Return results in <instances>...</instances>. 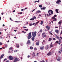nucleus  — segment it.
Here are the masks:
<instances>
[{
    "mask_svg": "<svg viewBox=\"0 0 62 62\" xmlns=\"http://www.w3.org/2000/svg\"><path fill=\"white\" fill-rule=\"evenodd\" d=\"M32 18L34 20V19H36V17L35 16H34Z\"/></svg>",
    "mask_w": 62,
    "mask_h": 62,
    "instance_id": "27",
    "label": "nucleus"
},
{
    "mask_svg": "<svg viewBox=\"0 0 62 62\" xmlns=\"http://www.w3.org/2000/svg\"><path fill=\"white\" fill-rule=\"evenodd\" d=\"M36 45H37L38 46L39 45V41L37 42L36 43Z\"/></svg>",
    "mask_w": 62,
    "mask_h": 62,
    "instance_id": "18",
    "label": "nucleus"
},
{
    "mask_svg": "<svg viewBox=\"0 0 62 62\" xmlns=\"http://www.w3.org/2000/svg\"><path fill=\"white\" fill-rule=\"evenodd\" d=\"M30 21H33V20H34L33 18H32L30 19Z\"/></svg>",
    "mask_w": 62,
    "mask_h": 62,
    "instance_id": "29",
    "label": "nucleus"
},
{
    "mask_svg": "<svg viewBox=\"0 0 62 62\" xmlns=\"http://www.w3.org/2000/svg\"><path fill=\"white\" fill-rule=\"evenodd\" d=\"M55 32L57 33V34H58V33H59V31L58 30H55Z\"/></svg>",
    "mask_w": 62,
    "mask_h": 62,
    "instance_id": "12",
    "label": "nucleus"
},
{
    "mask_svg": "<svg viewBox=\"0 0 62 62\" xmlns=\"http://www.w3.org/2000/svg\"><path fill=\"white\" fill-rule=\"evenodd\" d=\"M23 14V12H20V14Z\"/></svg>",
    "mask_w": 62,
    "mask_h": 62,
    "instance_id": "57",
    "label": "nucleus"
},
{
    "mask_svg": "<svg viewBox=\"0 0 62 62\" xmlns=\"http://www.w3.org/2000/svg\"><path fill=\"white\" fill-rule=\"evenodd\" d=\"M39 54V53H37V55H38Z\"/></svg>",
    "mask_w": 62,
    "mask_h": 62,
    "instance_id": "58",
    "label": "nucleus"
},
{
    "mask_svg": "<svg viewBox=\"0 0 62 62\" xmlns=\"http://www.w3.org/2000/svg\"><path fill=\"white\" fill-rule=\"evenodd\" d=\"M61 22H58V24H61Z\"/></svg>",
    "mask_w": 62,
    "mask_h": 62,
    "instance_id": "32",
    "label": "nucleus"
},
{
    "mask_svg": "<svg viewBox=\"0 0 62 62\" xmlns=\"http://www.w3.org/2000/svg\"><path fill=\"white\" fill-rule=\"evenodd\" d=\"M34 50L35 51H36L37 50V48L36 47H35L34 48Z\"/></svg>",
    "mask_w": 62,
    "mask_h": 62,
    "instance_id": "31",
    "label": "nucleus"
},
{
    "mask_svg": "<svg viewBox=\"0 0 62 62\" xmlns=\"http://www.w3.org/2000/svg\"><path fill=\"white\" fill-rule=\"evenodd\" d=\"M37 34V32L35 31L34 32H32V37H35L36 36V34Z\"/></svg>",
    "mask_w": 62,
    "mask_h": 62,
    "instance_id": "2",
    "label": "nucleus"
},
{
    "mask_svg": "<svg viewBox=\"0 0 62 62\" xmlns=\"http://www.w3.org/2000/svg\"><path fill=\"white\" fill-rule=\"evenodd\" d=\"M29 57H30V56L29 55L28 56V58H29Z\"/></svg>",
    "mask_w": 62,
    "mask_h": 62,
    "instance_id": "48",
    "label": "nucleus"
},
{
    "mask_svg": "<svg viewBox=\"0 0 62 62\" xmlns=\"http://www.w3.org/2000/svg\"><path fill=\"white\" fill-rule=\"evenodd\" d=\"M52 14H53V11L52 10H49L48 11V13L49 14V16H50V15H51L52 14L50 13H51Z\"/></svg>",
    "mask_w": 62,
    "mask_h": 62,
    "instance_id": "3",
    "label": "nucleus"
},
{
    "mask_svg": "<svg viewBox=\"0 0 62 62\" xmlns=\"http://www.w3.org/2000/svg\"><path fill=\"white\" fill-rule=\"evenodd\" d=\"M39 7L40 8H42V5H39Z\"/></svg>",
    "mask_w": 62,
    "mask_h": 62,
    "instance_id": "36",
    "label": "nucleus"
},
{
    "mask_svg": "<svg viewBox=\"0 0 62 62\" xmlns=\"http://www.w3.org/2000/svg\"><path fill=\"white\" fill-rule=\"evenodd\" d=\"M6 60H7V58L5 59L3 61L4 62H5V61Z\"/></svg>",
    "mask_w": 62,
    "mask_h": 62,
    "instance_id": "34",
    "label": "nucleus"
},
{
    "mask_svg": "<svg viewBox=\"0 0 62 62\" xmlns=\"http://www.w3.org/2000/svg\"><path fill=\"white\" fill-rule=\"evenodd\" d=\"M32 55L33 56H36V55H35V53L33 52L32 54Z\"/></svg>",
    "mask_w": 62,
    "mask_h": 62,
    "instance_id": "24",
    "label": "nucleus"
},
{
    "mask_svg": "<svg viewBox=\"0 0 62 62\" xmlns=\"http://www.w3.org/2000/svg\"><path fill=\"white\" fill-rule=\"evenodd\" d=\"M32 23H31L30 24V26H32Z\"/></svg>",
    "mask_w": 62,
    "mask_h": 62,
    "instance_id": "47",
    "label": "nucleus"
},
{
    "mask_svg": "<svg viewBox=\"0 0 62 62\" xmlns=\"http://www.w3.org/2000/svg\"><path fill=\"white\" fill-rule=\"evenodd\" d=\"M10 20L11 21H13V20H12L11 18V17L10 18Z\"/></svg>",
    "mask_w": 62,
    "mask_h": 62,
    "instance_id": "44",
    "label": "nucleus"
},
{
    "mask_svg": "<svg viewBox=\"0 0 62 62\" xmlns=\"http://www.w3.org/2000/svg\"><path fill=\"white\" fill-rule=\"evenodd\" d=\"M16 47L17 48H19V47H20V46H19V45L17 46H16Z\"/></svg>",
    "mask_w": 62,
    "mask_h": 62,
    "instance_id": "52",
    "label": "nucleus"
},
{
    "mask_svg": "<svg viewBox=\"0 0 62 62\" xmlns=\"http://www.w3.org/2000/svg\"><path fill=\"white\" fill-rule=\"evenodd\" d=\"M2 45V43L1 42H0V45Z\"/></svg>",
    "mask_w": 62,
    "mask_h": 62,
    "instance_id": "53",
    "label": "nucleus"
},
{
    "mask_svg": "<svg viewBox=\"0 0 62 62\" xmlns=\"http://www.w3.org/2000/svg\"><path fill=\"white\" fill-rule=\"evenodd\" d=\"M58 44L60 45V43L59 42L58 43Z\"/></svg>",
    "mask_w": 62,
    "mask_h": 62,
    "instance_id": "63",
    "label": "nucleus"
},
{
    "mask_svg": "<svg viewBox=\"0 0 62 62\" xmlns=\"http://www.w3.org/2000/svg\"><path fill=\"white\" fill-rule=\"evenodd\" d=\"M53 43L51 42L50 44V46H49L50 48H51V47H53V45H52V44Z\"/></svg>",
    "mask_w": 62,
    "mask_h": 62,
    "instance_id": "17",
    "label": "nucleus"
},
{
    "mask_svg": "<svg viewBox=\"0 0 62 62\" xmlns=\"http://www.w3.org/2000/svg\"><path fill=\"white\" fill-rule=\"evenodd\" d=\"M12 56H9V59L10 60H13V57H12Z\"/></svg>",
    "mask_w": 62,
    "mask_h": 62,
    "instance_id": "7",
    "label": "nucleus"
},
{
    "mask_svg": "<svg viewBox=\"0 0 62 62\" xmlns=\"http://www.w3.org/2000/svg\"><path fill=\"white\" fill-rule=\"evenodd\" d=\"M40 62H45L44 61H40Z\"/></svg>",
    "mask_w": 62,
    "mask_h": 62,
    "instance_id": "56",
    "label": "nucleus"
},
{
    "mask_svg": "<svg viewBox=\"0 0 62 62\" xmlns=\"http://www.w3.org/2000/svg\"><path fill=\"white\" fill-rule=\"evenodd\" d=\"M52 19H53V20H54V19H56V18L54 17H52Z\"/></svg>",
    "mask_w": 62,
    "mask_h": 62,
    "instance_id": "28",
    "label": "nucleus"
},
{
    "mask_svg": "<svg viewBox=\"0 0 62 62\" xmlns=\"http://www.w3.org/2000/svg\"><path fill=\"white\" fill-rule=\"evenodd\" d=\"M52 38H50L49 39L48 41H51V40H52Z\"/></svg>",
    "mask_w": 62,
    "mask_h": 62,
    "instance_id": "22",
    "label": "nucleus"
},
{
    "mask_svg": "<svg viewBox=\"0 0 62 62\" xmlns=\"http://www.w3.org/2000/svg\"><path fill=\"white\" fill-rule=\"evenodd\" d=\"M59 42H60V43H61V40L60 39H59Z\"/></svg>",
    "mask_w": 62,
    "mask_h": 62,
    "instance_id": "33",
    "label": "nucleus"
},
{
    "mask_svg": "<svg viewBox=\"0 0 62 62\" xmlns=\"http://www.w3.org/2000/svg\"><path fill=\"white\" fill-rule=\"evenodd\" d=\"M46 9V7H43V8H41V10H42V9H43V10H44L45 9Z\"/></svg>",
    "mask_w": 62,
    "mask_h": 62,
    "instance_id": "20",
    "label": "nucleus"
},
{
    "mask_svg": "<svg viewBox=\"0 0 62 62\" xmlns=\"http://www.w3.org/2000/svg\"><path fill=\"white\" fill-rule=\"evenodd\" d=\"M1 15H3L4 14V12H2V13H1Z\"/></svg>",
    "mask_w": 62,
    "mask_h": 62,
    "instance_id": "50",
    "label": "nucleus"
},
{
    "mask_svg": "<svg viewBox=\"0 0 62 62\" xmlns=\"http://www.w3.org/2000/svg\"><path fill=\"white\" fill-rule=\"evenodd\" d=\"M20 45L21 46H23V44L22 43H21L20 44Z\"/></svg>",
    "mask_w": 62,
    "mask_h": 62,
    "instance_id": "35",
    "label": "nucleus"
},
{
    "mask_svg": "<svg viewBox=\"0 0 62 62\" xmlns=\"http://www.w3.org/2000/svg\"><path fill=\"white\" fill-rule=\"evenodd\" d=\"M9 51H11V52H12V51H13V50H12V47H10V48H9Z\"/></svg>",
    "mask_w": 62,
    "mask_h": 62,
    "instance_id": "25",
    "label": "nucleus"
},
{
    "mask_svg": "<svg viewBox=\"0 0 62 62\" xmlns=\"http://www.w3.org/2000/svg\"><path fill=\"white\" fill-rule=\"evenodd\" d=\"M47 55L48 56L49 55H52V52H49L47 54Z\"/></svg>",
    "mask_w": 62,
    "mask_h": 62,
    "instance_id": "6",
    "label": "nucleus"
},
{
    "mask_svg": "<svg viewBox=\"0 0 62 62\" xmlns=\"http://www.w3.org/2000/svg\"><path fill=\"white\" fill-rule=\"evenodd\" d=\"M46 33H43L42 34V38H45L46 36V35H45Z\"/></svg>",
    "mask_w": 62,
    "mask_h": 62,
    "instance_id": "4",
    "label": "nucleus"
},
{
    "mask_svg": "<svg viewBox=\"0 0 62 62\" xmlns=\"http://www.w3.org/2000/svg\"><path fill=\"white\" fill-rule=\"evenodd\" d=\"M61 0H58L57 1L56 3H57V4H60V3H61Z\"/></svg>",
    "mask_w": 62,
    "mask_h": 62,
    "instance_id": "9",
    "label": "nucleus"
},
{
    "mask_svg": "<svg viewBox=\"0 0 62 62\" xmlns=\"http://www.w3.org/2000/svg\"><path fill=\"white\" fill-rule=\"evenodd\" d=\"M42 29H41L40 30V32H42Z\"/></svg>",
    "mask_w": 62,
    "mask_h": 62,
    "instance_id": "46",
    "label": "nucleus"
},
{
    "mask_svg": "<svg viewBox=\"0 0 62 62\" xmlns=\"http://www.w3.org/2000/svg\"><path fill=\"white\" fill-rule=\"evenodd\" d=\"M44 46H43L42 47H40V49L41 50H43L44 49Z\"/></svg>",
    "mask_w": 62,
    "mask_h": 62,
    "instance_id": "16",
    "label": "nucleus"
},
{
    "mask_svg": "<svg viewBox=\"0 0 62 62\" xmlns=\"http://www.w3.org/2000/svg\"><path fill=\"white\" fill-rule=\"evenodd\" d=\"M23 28H26V27H23Z\"/></svg>",
    "mask_w": 62,
    "mask_h": 62,
    "instance_id": "60",
    "label": "nucleus"
},
{
    "mask_svg": "<svg viewBox=\"0 0 62 62\" xmlns=\"http://www.w3.org/2000/svg\"><path fill=\"white\" fill-rule=\"evenodd\" d=\"M35 23H32V25H34L35 24Z\"/></svg>",
    "mask_w": 62,
    "mask_h": 62,
    "instance_id": "54",
    "label": "nucleus"
},
{
    "mask_svg": "<svg viewBox=\"0 0 62 62\" xmlns=\"http://www.w3.org/2000/svg\"><path fill=\"white\" fill-rule=\"evenodd\" d=\"M30 41L29 40H28L27 41V44H29V43H30Z\"/></svg>",
    "mask_w": 62,
    "mask_h": 62,
    "instance_id": "19",
    "label": "nucleus"
},
{
    "mask_svg": "<svg viewBox=\"0 0 62 62\" xmlns=\"http://www.w3.org/2000/svg\"><path fill=\"white\" fill-rule=\"evenodd\" d=\"M53 40H55V39H55V38H53Z\"/></svg>",
    "mask_w": 62,
    "mask_h": 62,
    "instance_id": "51",
    "label": "nucleus"
},
{
    "mask_svg": "<svg viewBox=\"0 0 62 62\" xmlns=\"http://www.w3.org/2000/svg\"><path fill=\"white\" fill-rule=\"evenodd\" d=\"M24 30L25 31H26H26H28V29H24Z\"/></svg>",
    "mask_w": 62,
    "mask_h": 62,
    "instance_id": "37",
    "label": "nucleus"
},
{
    "mask_svg": "<svg viewBox=\"0 0 62 62\" xmlns=\"http://www.w3.org/2000/svg\"><path fill=\"white\" fill-rule=\"evenodd\" d=\"M40 12H41V11L40 10L37 11L36 14H37V13H39Z\"/></svg>",
    "mask_w": 62,
    "mask_h": 62,
    "instance_id": "13",
    "label": "nucleus"
},
{
    "mask_svg": "<svg viewBox=\"0 0 62 62\" xmlns=\"http://www.w3.org/2000/svg\"><path fill=\"white\" fill-rule=\"evenodd\" d=\"M60 39H62V38L60 37Z\"/></svg>",
    "mask_w": 62,
    "mask_h": 62,
    "instance_id": "64",
    "label": "nucleus"
},
{
    "mask_svg": "<svg viewBox=\"0 0 62 62\" xmlns=\"http://www.w3.org/2000/svg\"><path fill=\"white\" fill-rule=\"evenodd\" d=\"M58 53H60V54H61V51H58Z\"/></svg>",
    "mask_w": 62,
    "mask_h": 62,
    "instance_id": "45",
    "label": "nucleus"
},
{
    "mask_svg": "<svg viewBox=\"0 0 62 62\" xmlns=\"http://www.w3.org/2000/svg\"><path fill=\"white\" fill-rule=\"evenodd\" d=\"M60 51H61L62 52V47L60 49Z\"/></svg>",
    "mask_w": 62,
    "mask_h": 62,
    "instance_id": "38",
    "label": "nucleus"
},
{
    "mask_svg": "<svg viewBox=\"0 0 62 62\" xmlns=\"http://www.w3.org/2000/svg\"><path fill=\"white\" fill-rule=\"evenodd\" d=\"M53 21H56V19H55L53 20Z\"/></svg>",
    "mask_w": 62,
    "mask_h": 62,
    "instance_id": "41",
    "label": "nucleus"
},
{
    "mask_svg": "<svg viewBox=\"0 0 62 62\" xmlns=\"http://www.w3.org/2000/svg\"><path fill=\"white\" fill-rule=\"evenodd\" d=\"M57 15H54V17H56V16Z\"/></svg>",
    "mask_w": 62,
    "mask_h": 62,
    "instance_id": "42",
    "label": "nucleus"
},
{
    "mask_svg": "<svg viewBox=\"0 0 62 62\" xmlns=\"http://www.w3.org/2000/svg\"><path fill=\"white\" fill-rule=\"evenodd\" d=\"M5 55V54H3L1 55V57H0V59H2L3 57H4V56Z\"/></svg>",
    "mask_w": 62,
    "mask_h": 62,
    "instance_id": "11",
    "label": "nucleus"
},
{
    "mask_svg": "<svg viewBox=\"0 0 62 62\" xmlns=\"http://www.w3.org/2000/svg\"><path fill=\"white\" fill-rule=\"evenodd\" d=\"M25 10L24 9H21V11H23V10Z\"/></svg>",
    "mask_w": 62,
    "mask_h": 62,
    "instance_id": "55",
    "label": "nucleus"
},
{
    "mask_svg": "<svg viewBox=\"0 0 62 62\" xmlns=\"http://www.w3.org/2000/svg\"><path fill=\"white\" fill-rule=\"evenodd\" d=\"M15 23H19V21H15Z\"/></svg>",
    "mask_w": 62,
    "mask_h": 62,
    "instance_id": "59",
    "label": "nucleus"
},
{
    "mask_svg": "<svg viewBox=\"0 0 62 62\" xmlns=\"http://www.w3.org/2000/svg\"><path fill=\"white\" fill-rule=\"evenodd\" d=\"M18 60V58H15V59L14 60V62H16Z\"/></svg>",
    "mask_w": 62,
    "mask_h": 62,
    "instance_id": "8",
    "label": "nucleus"
},
{
    "mask_svg": "<svg viewBox=\"0 0 62 62\" xmlns=\"http://www.w3.org/2000/svg\"><path fill=\"white\" fill-rule=\"evenodd\" d=\"M9 61H8V60H7V61L6 62H9Z\"/></svg>",
    "mask_w": 62,
    "mask_h": 62,
    "instance_id": "62",
    "label": "nucleus"
},
{
    "mask_svg": "<svg viewBox=\"0 0 62 62\" xmlns=\"http://www.w3.org/2000/svg\"><path fill=\"white\" fill-rule=\"evenodd\" d=\"M56 43H57V44L58 43V41H57L56 42Z\"/></svg>",
    "mask_w": 62,
    "mask_h": 62,
    "instance_id": "43",
    "label": "nucleus"
},
{
    "mask_svg": "<svg viewBox=\"0 0 62 62\" xmlns=\"http://www.w3.org/2000/svg\"><path fill=\"white\" fill-rule=\"evenodd\" d=\"M43 21H41V23H40V24L42 25V24H43Z\"/></svg>",
    "mask_w": 62,
    "mask_h": 62,
    "instance_id": "26",
    "label": "nucleus"
},
{
    "mask_svg": "<svg viewBox=\"0 0 62 62\" xmlns=\"http://www.w3.org/2000/svg\"><path fill=\"white\" fill-rule=\"evenodd\" d=\"M19 44H17L16 45V46H19Z\"/></svg>",
    "mask_w": 62,
    "mask_h": 62,
    "instance_id": "40",
    "label": "nucleus"
},
{
    "mask_svg": "<svg viewBox=\"0 0 62 62\" xmlns=\"http://www.w3.org/2000/svg\"><path fill=\"white\" fill-rule=\"evenodd\" d=\"M61 59V58H60V57H58V58L57 59V61H60V59Z\"/></svg>",
    "mask_w": 62,
    "mask_h": 62,
    "instance_id": "10",
    "label": "nucleus"
},
{
    "mask_svg": "<svg viewBox=\"0 0 62 62\" xmlns=\"http://www.w3.org/2000/svg\"><path fill=\"white\" fill-rule=\"evenodd\" d=\"M32 35H31V32H30L28 34V36L27 37V39H30Z\"/></svg>",
    "mask_w": 62,
    "mask_h": 62,
    "instance_id": "1",
    "label": "nucleus"
},
{
    "mask_svg": "<svg viewBox=\"0 0 62 62\" xmlns=\"http://www.w3.org/2000/svg\"><path fill=\"white\" fill-rule=\"evenodd\" d=\"M46 16H49V15H48V14H46Z\"/></svg>",
    "mask_w": 62,
    "mask_h": 62,
    "instance_id": "61",
    "label": "nucleus"
},
{
    "mask_svg": "<svg viewBox=\"0 0 62 62\" xmlns=\"http://www.w3.org/2000/svg\"><path fill=\"white\" fill-rule=\"evenodd\" d=\"M55 11L57 13H59V12H58V9H55Z\"/></svg>",
    "mask_w": 62,
    "mask_h": 62,
    "instance_id": "21",
    "label": "nucleus"
},
{
    "mask_svg": "<svg viewBox=\"0 0 62 62\" xmlns=\"http://www.w3.org/2000/svg\"><path fill=\"white\" fill-rule=\"evenodd\" d=\"M55 37L56 39H59V37L58 36L56 35Z\"/></svg>",
    "mask_w": 62,
    "mask_h": 62,
    "instance_id": "15",
    "label": "nucleus"
},
{
    "mask_svg": "<svg viewBox=\"0 0 62 62\" xmlns=\"http://www.w3.org/2000/svg\"><path fill=\"white\" fill-rule=\"evenodd\" d=\"M46 28H47V29H48V30H50V27H49V26H46Z\"/></svg>",
    "mask_w": 62,
    "mask_h": 62,
    "instance_id": "23",
    "label": "nucleus"
},
{
    "mask_svg": "<svg viewBox=\"0 0 62 62\" xmlns=\"http://www.w3.org/2000/svg\"><path fill=\"white\" fill-rule=\"evenodd\" d=\"M49 33H50V34H51V35H53V34H52V33L51 32H50V31L49 32Z\"/></svg>",
    "mask_w": 62,
    "mask_h": 62,
    "instance_id": "49",
    "label": "nucleus"
},
{
    "mask_svg": "<svg viewBox=\"0 0 62 62\" xmlns=\"http://www.w3.org/2000/svg\"><path fill=\"white\" fill-rule=\"evenodd\" d=\"M49 46L48 45H46V46L45 48L46 50H48V49H49Z\"/></svg>",
    "mask_w": 62,
    "mask_h": 62,
    "instance_id": "5",
    "label": "nucleus"
},
{
    "mask_svg": "<svg viewBox=\"0 0 62 62\" xmlns=\"http://www.w3.org/2000/svg\"><path fill=\"white\" fill-rule=\"evenodd\" d=\"M35 37L32 36V38H31V39L32 41H34L35 39Z\"/></svg>",
    "mask_w": 62,
    "mask_h": 62,
    "instance_id": "14",
    "label": "nucleus"
},
{
    "mask_svg": "<svg viewBox=\"0 0 62 62\" xmlns=\"http://www.w3.org/2000/svg\"><path fill=\"white\" fill-rule=\"evenodd\" d=\"M39 23V21H38V22H37L36 23V24H37V23Z\"/></svg>",
    "mask_w": 62,
    "mask_h": 62,
    "instance_id": "39",
    "label": "nucleus"
},
{
    "mask_svg": "<svg viewBox=\"0 0 62 62\" xmlns=\"http://www.w3.org/2000/svg\"><path fill=\"white\" fill-rule=\"evenodd\" d=\"M34 49V48H33V47L31 46L30 47V49L31 50H32V49Z\"/></svg>",
    "mask_w": 62,
    "mask_h": 62,
    "instance_id": "30",
    "label": "nucleus"
}]
</instances>
